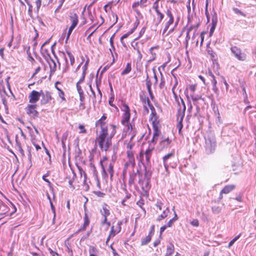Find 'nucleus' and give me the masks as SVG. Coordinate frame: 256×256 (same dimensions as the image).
<instances>
[{"label":"nucleus","instance_id":"1","mask_svg":"<svg viewBox=\"0 0 256 256\" xmlns=\"http://www.w3.org/2000/svg\"><path fill=\"white\" fill-rule=\"evenodd\" d=\"M112 130L110 136H108V128L103 129L101 130L100 134L96 138V141L102 150L107 151L112 145V138L115 134L116 130L114 126H112Z\"/></svg>","mask_w":256,"mask_h":256},{"label":"nucleus","instance_id":"2","mask_svg":"<svg viewBox=\"0 0 256 256\" xmlns=\"http://www.w3.org/2000/svg\"><path fill=\"white\" fill-rule=\"evenodd\" d=\"M216 146V138L210 134L206 138V151L207 154H211L214 152Z\"/></svg>","mask_w":256,"mask_h":256},{"label":"nucleus","instance_id":"3","mask_svg":"<svg viewBox=\"0 0 256 256\" xmlns=\"http://www.w3.org/2000/svg\"><path fill=\"white\" fill-rule=\"evenodd\" d=\"M231 52L234 54L235 58L238 60L244 61L245 60L246 58V54L242 52L240 48L236 46H234L230 48Z\"/></svg>","mask_w":256,"mask_h":256},{"label":"nucleus","instance_id":"4","mask_svg":"<svg viewBox=\"0 0 256 256\" xmlns=\"http://www.w3.org/2000/svg\"><path fill=\"white\" fill-rule=\"evenodd\" d=\"M42 94H43L42 90H40V92H38L33 90L29 94V102L32 104L36 103L39 100Z\"/></svg>","mask_w":256,"mask_h":256},{"label":"nucleus","instance_id":"5","mask_svg":"<svg viewBox=\"0 0 256 256\" xmlns=\"http://www.w3.org/2000/svg\"><path fill=\"white\" fill-rule=\"evenodd\" d=\"M36 104H29L26 108L27 114L34 118L38 117V112L36 110Z\"/></svg>","mask_w":256,"mask_h":256},{"label":"nucleus","instance_id":"6","mask_svg":"<svg viewBox=\"0 0 256 256\" xmlns=\"http://www.w3.org/2000/svg\"><path fill=\"white\" fill-rule=\"evenodd\" d=\"M124 112L123 120H122V122L123 124H124V122H128L130 120V110L129 107L127 104H124L122 110Z\"/></svg>","mask_w":256,"mask_h":256},{"label":"nucleus","instance_id":"7","mask_svg":"<svg viewBox=\"0 0 256 256\" xmlns=\"http://www.w3.org/2000/svg\"><path fill=\"white\" fill-rule=\"evenodd\" d=\"M48 57L52 62V64H51L47 59L46 56H45V58L46 59L47 61L49 62L50 67V77L56 71V62L54 61V60L52 58L50 54H48Z\"/></svg>","mask_w":256,"mask_h":256},{"label":"nucleus","instance_id":"8","mask_svg":"<svg viewBox=\"0 0 256 256\" xmlns=\"http://www.w3.org/2000/svg\"><path fill=\"white\" fill-rule=\"evenodd\" d=\"M42 98L40 100L42 104H46L52 98L51 94L49 92H46L45 93L43 92L42 94Z\"/></svg>","mask_w":256,"mask_h":256},{"label":"nucleus","instance_id":"9","mask_svg":"<svg viewBox=\"0 0 256 256\" xmlns=\"http://www.w3.org/2000/svg\"><path fill=\"white\" fill-rule=\"evenodd\" d=\"M234 188V186L232 185H228L226 186L221 191L220 196V199H222V194H228L230 192H231L232 190H233Z\"/></svg>","mask_w":256,"mask_h":256},{"label":"nucleus","instance_id":"10","mask_svg":"<svg viewBox=\"0 0 256 256\" xmlns=\"http://www.w3.org/2000/svg\"><path fill=\"white\" fill-rule=\"evenodd\" d=\"M172 156H174V154L170 153V154H166V156H164L163 157L164 164V168L166 171L168 170V168L169 166V164L168 162V160L169 158H172Z\"/></svg>","mask_w":256,"mask_h":256},{"label":"nucleus","instance_id":"11","mask_svg":"<svg viewBox=\"0 0 256 256\" xmlns=\"http://www.w3.org/2000/svg\"><path fill=\"white\" fill-rule=\"evenodd\" d=\"M170 212V210L168 207L166 208L164 210H163L162 213L159 215L157 218V220L158 221H160L161 220L164 219L166 218L168 215V214Z\"/></svg>","mask_w":256,"mask_h":256},{"label":"nucleus","instance_id":"12","mask_svg":"<svg viewBox=\"0 0 256 256\" xmlns=\"http://www.w3.org/2000/svg\"><path fill=\"white\" fill-rule=\"evenodd\" d=\"M186 109V107L184 106V108H183L182 110H181L180 108L178 110V112L177 114L178 121H183V119L185 115Z\"/></svg>","mask_w":256,"mask_h":256},{"label":"nucleus","instance_id":"13","mask_svg":"<svg viewBox=\"0 0 256 256\" xmlns=\"http://www.w3.org/2000/svg\"><path fill=\"white\" fill-rule=\"evenodd\" d=\"M108 206L106 204L102 205V210L100 211L101 214L104 217L108 216L110 214V212L108 209Z\"/></svg>","mask_w":256,"mask_h":256},{"label":"nucleus","instance_id":"14","mask_svg":"<svg viewBox=\"0 0 256 256\" xmlns=\"http://www.w3.org/2000/svg\"><path fill=\"white\" fill-rule=\"evenodd\" d=\"M154 134H153V138L151 140V142H152V143H154V142H156V141L158 140V137L160 134V132L158 130V128L156 126H154Z\"/></svg>","mask_w":256,"mask_h":256},{"label":"nucleus","instance_id":"15","mask_svg":"<svg viewBox=\"0 0 256 256\" xmlns=\"http://www.w3.org/2000/svg\"><path fill=\"white\" fill-rule=\"evenodd\" d=\"M106 119V116H103L96 123V124L97 126H98L99 124L102 130L103 129L107 128V127L106 126L105 122H104V120Z\"/></svg>","mask_w":256,"mask_h":256},{"label":"nucleus","instance_id":"16","mask_svg":"<svg viewBox=\"0 0 256 256\" xmlns=\"http://www.w3.org/2000/svg\"><path fill=\"white\" fill-rule=\"evenodd\" d=\"M70 19L71 22H72V24L77 26L78 22V16L76 14H72L71 16H70Z\"/></svg>","mask_w":256,"mask_h":256},{"label":"nucleus","instance_id":"17","mask_svg":"<svg viewBox=\"0 0 256 256\" xmlns=\"http://www.w3.org/2000/svg\"><path fill=\"white\" fill-rule=\"evenodd\" d=\"M154 148H148L144 153L146 156V160L148 163L150 162V160L152 156V152Z\"/></svg>","mask_w":256,"mask_h":256},{"label":"nucleus","instance_id":"18","mask_svg":"<svg viewBox=\"0 0 256 256\" xmlns=\"http://www.w3.org/2000/svg\"><path fill=\"white\" fill-rule=\"evenodd\" d=\"M132 70L131 64L128 63L126 68L122 72V75L124 76L128 74Z\"/></svg>","mask_w":256,"mask_h":256},{"label":"nucleus","instance_id":"19","mask_svg":"<svg viewBox=\"0 0 256 256\" xmlns=\"http://www.w3.org/2000/svg\"><path fill=\"white\" fill-rule=\"evenodd\" d=\"M151 236H150V234L146 236L144 238H142L141 240V244L142 245H145L148 242H150L151 240Z\"/></svg>","mask_w":256,"mask_h":256},{"label":"nucleus","instance_id":"20","mask_svg":"<svg viewBox=\"0 0 256 256\" xmlns=\"http://www.w3.org/2000/svg\"><path fill=\"white\" fill-rule=\"evenodd\" d=\"M146 101H147V102H148V104L152 111V114H151L154 116H156V110H155V109H154V106L150 104V100H149V98H146Z\"/></svg>","mask_w":256,"mask_h":256},{"label":"nucleus","instance_id":"21","mask_svg":"<svg viewBox=\"0 0 256 256\" xmlns=\"http://www.w3.org/2000/svg\"><path fill=\"white\" fill-rule=\"evenodd\" d=\"M174 22V20H168L166 24H165V25H164V28L163 30V32H162V34H164V33L166 32L168 30L170 26L172 24H173Z\"/></svg>","mask_w":256,"mask_h":256},{"label":"nucleus","instance_id":"22","mask_svg":"<svg viewBox=\"0 0 256 256\" xmlns=\"http://www.w3.org/2000/svg\"><path fill=\"white\" fill-rule=\"evenodd\" d=\"M84 220V224L83 225V228H82L83 230H85L86 226H88L90 224V220H88V218L86 213H85Z\"/></svg>","mask_w":256,"mask_h":256},{"label":"nucleus","instance_id":"23","mask_svg":"<svg viewBox=\"0 0 256 256\" xmlns=\"http://www.w3.org/2000/svg\"><path fill=\"white\" fill-rule=\"evenodd\" d=\"M174 252V246L172 245H170L167 248L166 253V255L168 256H172V254Z\"/></svg>","mask_w":256,"mask_h":256},{"label":"nucleus","instance_id":"24","mask_svg":"<svg viewBox=\"0 0 256 256\" xmlns=\"http://www.w3.org/2000/svg\"><path fill=\"white\" fill-rule=\"evenodd\" d=\"M76 25L72 24L71 26L70 27L68 34H67L66 42H67V41L68 40L73 30L76 28Z\"/></svg>","mask_w":256,"mask_h":256},{"label":"nucleus","instance_id":"25","mask_svg":"<svg viewBox=\"0 0 256 256\" xmlns=\"http://www.w3.org/2000/svg\"><path fill=\"white\" fill-rule=\"evenodd\" d=\"M108 171L110 174V178L112 179L114 175V166L112 163H110L108 165Z\"/></svg>","mask_w":256,"mask_h":256},{"label":"nucleus","instance_id":"26","mask_svg":"<svg viewBox=\"0 0 256 256\" xmlns=\"http://www.w3.org/2000/svg\"><path fill=\"white\" fill-rule=\"evenodd\" d=\"M212 212L214 214H218L221 212V208L219 206H215L212 208Z\"/></svg>","mask_w":256,"mask_h":256},{"label":"nucleus","instance_id":"27","mask_svg":"<svg viewBox=\"0 0 256 256\" xmlns=\"http://www.w3.org/2000/svg\"><path fill=\"white\" fill-rule=\"evenodd\" d=\"M66 54L70 58L71 65L73 66L74 63V61H75L74 58V56L70 52H68V51H66Z\"/></svg>","mask_w":256,"mask_h":256},{"label":"nucleus","instance_id":"28","mask_svg":"<svg viewBox=\"0 0 256 256\" xmlns=\"http://www.w3.org/2000/svg\"><path fill=\"white\" fill-rule=\"evenodd\" d=\"M171 142V140L168 138L164 139L161 141V144L163 146H167Z\"/></svg>","mask_w":256,"mask_h":256},{"label":"nucleus","instance_id":"29","mask_svg":"<svg viewBox=\"0 0 256 256\" xmlns=\"http://www.w3.org/2000/svg\"><path fill=\"white\" fill-rule=\"evenodd\" d=\"M152 8L155 10L157 14H159L160 16V12L158 9V4L156 2H155L154 3Z\"/></svg>","mask_w":256,"mask_h":256},{"label":"nucleus","instance_id":"30","mask_svg":"<svg viewBox=\"0 0 256 256\" xmlns=\"http://www.w3.org/2000/svg\"><path fill=\"white\" fill-rule=\"evenodd\" d=\"M157 16H158L157 22H156V23L155 24L156 26H158L160 23L161 21L162 20V19L164 18V14H162L161 12H160V16L159 14H157Z\"/></svg>","mask_w":256,"mask_h":256},{"label":"nucleus","instance_id":"31","mask_svg":"<svg viewBox=\"0 0 256 256\" xmlns=\"http://www.w3.org/2000/svg\"><path fill=\"white\" fill-rule=\"evenodd\" d=\"M132 34V32H128L126 34L123 35L120 38V42L124 46H126V44L123 42V40L128 38L130 34Z\"/></svg>","mask_w":256,"mask_h":256},{"label":"nucleus","instance_id":"32","mask_svg":"<svg viewBox=\"0 0 256 256\" xmlns=\"http://www.w3.org/2000/svg\"><path fill=\"white\" fill-rule=\"evenodd\" d=\"M192 99L193 102H198L199 100H202V101H204V99L202 98L200 96H194V95H191Z\"/></svg>","mask_w":256,"mask_h":256},{"label":"nucleus","instance_id":"33","mask_svg":"<svg viewBox=\"0 0 256 256\" xmlns=\"http://www.w3.org/2000/svg\"><path fill=\"white\" fill-rule=\"evenodd\" d=\"M156 206L160 210H164L166 208L164 206V204L160 201H158L155 204Z\"/></svg>","mask_w":256,"mask_h":256},{"label":"nucleus","instance_id":"34","mask_svg":"<svg viewBox=\"0 0 256 256\" xmlns=\"http://www.w3.org/2000/svg\"><path fill=\"white\" fill-rule=\"evenodd\" d=\"M117 234H118L117 230L114 229V226H112L111 228V230L110 234V236L114 237Z\"/></svg>","mask_w":256,"mask_h":256},{"label":"nucleus","instance_id":"35","mask_svg":"<svg viewBox=\"0 0 256 256\" xmlns=\"http://www.w3.org/2000/svg\"><path fill=\"white\" fill-rule=\"evenodd\" d=\"M58 91L60 98H61L62 100H66L64 92L61 89H58Z\"/></svg>","mask_w":256,"mask_h":256},{"label":"nucleus","instance_id":"36","mask_svg":"<svg viewBox=\"0 0 256 256\" xmlns=\"http://www.w3.org/2000/svg\"><path fill=\"white\" fill-rule=\"evenodd\" d=\"M88 18L91 20L92 22H93L94 20V16L92 14V12L90 11L89 8H88Z\"/></svg>","mask_w":256,"mask_h":256},{"label":"nucleus","instance_id":"37","mask_svg":"<svg viewBox=\"0 0 256 256\" xmlns=\"http://www.w3.org/2000/svg\"><path fill=\"white\" fill-rule=\"evenodd\" d=\"M166 14L169 18L170 20H174V16L170 10H167Z\"/></svg>","mask_w":256,"mask_h":256},{"label":"nucleus","instance_id":"38","mask_svg":"<svg viewBox=\"0 0 256 256\" xmlns=\"http://www.w3.org/2000/svg\"><path fill=\"white\" fill-rule=\"evenodd\" d=\"M212 24L216 25L217 17H216V13H214V14L212 15Z\"/></svg>","mask_w":256,"mask_h":256},{"label":"nucleus","instance_id":"39","mask_svg":"<svg viewBox=\"0 0 256 256\" xmlns=\"http://www.w3.org/2000/svg\"><path fill=\"white\" fill-rule=\"evenodd\" d=\"M233 10L234 12L238 14H240L242 16H246V14H244L242 11H240V10H238L237 8H233Z\"/></svg>","mask_w":256,"mask_h":256},{"label":"nucleus","instance_id":"40","mask_svg":"<svg viewBox=\"0 0 256 256\" xmlns=\"http://www.w3.org/2000/svg\"><path fill=\"white\" fill-rule=\"evenodd\" d=\"M80 84H78V82H77L76 84V89H77L78 94L84 93L83 90H82L81 86H80Z\"/></svg>","mask_w":256,"mask_h":256},{"label":"nucleus","instance_id":"41","mask_svg":"<svg viewBox=\"0 0 256 256\" xmlns=\"http://www.w3.org/2000/svg\"><path fill=\"white\" fill-rule=\"evenodd\" d=\"M177 128L178 129V132L180 134L182 129L183 128L182 121H178V123L177 124Z\"/></svg>","mask_w":256,"mask_h":256},{"label":"nucleus","instance_id":"42","mask_svg":"<svg viewBox=\"0 0 256 256\" xmlns=\"http://www.w3.org/2000/svg\"><path fill=\"white\" fill-rule=\"evenodd\" d=\"M88 62L89 59H88L87 60L86 62L84 65L82 66V72H85V73H86L88 65Z\"/></svg>","mask_w":256,"mask_h":256},{"label":"nucleus","instance_id":"43","mask_svg":"<svg viewBox=\"0 0 256 256\" xmlns=\"http://www.w3.org/2000/svg\"><path fill=\"white\" fill-rule=\"evenodd\" d=\"M78 128L80 130V134H85L86 132V130L85 129L84 126L80 124Z\"/></svg>","mask_w":256,"mask_h":256},{"label":"nucleus","instance_id":"44","mask_svg":"<svg viewBox=\"0 0 256 256\" xmlns=\"http://www.w3.org/2000/svg\"><path fill=\"white\" fill-rule=\"evenodd\" d=\"M26 4L28 6V14H30L32 12V5L30 3V2L28 1V0H25Z\"/></svg>","mask_w":256,"mask_h":256},{"label":"nucleus","instance_id":"45","mask_svg":"<svg viewBox=\"0 0 256 256\" xmlns=\"http://www.w3.org/2000/svg\"><path fill=\"white\" fill-rule=\"evenodd\" d=\"M146 88L151 87L152 86V82L148 78V76L147 74L146 75Z\"/></svg>","mask_w":256,"mask_h":256},{"label":"nucleus","instance_id":"46","mask_svg":"<svg viewBox=\"0 0 256 256\" xmlns=\"http://www.w3.org/2000/svg\"><path fill=\"white\" fill-rule=\"evenodd\" d=\"M94 194L98 197H104L105 196V194L100 191L94 192Z\"/></svg>","mask_w":256,"mask_h":256},{"label":"nucleus","instance_id":"47","mask_svg":"<svg viewBox=\"0 0 256 256\" xmlns=\"http://www.w3.org/2000/svg\"><path fill=\"white\" fill-rule=\"evenodd\" d=\"M190 224L194 226H199V222L197 219L194 220L190 222Z\"/></svg>","mask_w":256,"mask_h":256},{"label":"nucleus","instance_id":"48","mask_svg":"<svg viewBox=\"0 0 256 256\" xmlns=\"http://www.w3.org/2000/svg\"><path fill=\"white\" fill-rule=\"evenodd\" d=\"M128 164H131L132 166H134L135 164L134 158H128Z\"/></svg>","mask_w":256,"mask_h":256},{"label":"nucleus","instance_id":"49","mask_svg":"<svg viewBox=\"0 0 256 256\" xmlns=\"http://www.w3.org/2000/svg\"><path fill=\"white\" fill-rule=\"evenodd\" d=\"M86 74V73H85V72H82L81 78L80 79V80L77 82H78V84H81V83L83 82L84 80V78H85Z\"/></svg>","mask_w":256,"mask_h":256},{"label":"nucleus","instance_id":"50","mask_svg":"<svg viewBox=\"0 0 256 256\" xmlns=\"http://www.w3.org/2000/svg\"><path fill=\"white\" fill-rule=\"evenodd\" d=\"M124 125H126V126H127L128 130H132V124L129 123V121H128V122H124Z\"/></svg>","mask_w":256,"mask_h":256},{"label":"nucleus","instance_id":"51","mask_svg":"<svg viewBox=\"0 0 256 256\" xmlns=\"http://www.w3.org/2000/svg\"><path fill=\"white\" fill-rule=\"evenodd\" d=\"M36 6L37 10H38L42 4L41 0H36Z\"/></svg>","mask_w":256,"mask_h":256},{"label":"nucleus","instance_id":"52","mask_svg":"<svg viewBox=\"0 0 256 256\" xmlns=\"http://www.w3.org/2000/svg\"><path fill=\"white\" fill-rule=\"evenodd\" d=\"M205 13H206V15L207 19H208V22L210 21V16L209 15V14H208V3L206 4Z\"/></svg>","mask_w":256,"mask_h":256},{"label":"nucleus","instance_id":"53","mask_svg":"<svg viewBox=\"0 0 256 256\" xmlns=\"http://www.w3.org/2000/svg\"><path fill=\"white\" fill-rule=\"evenodd\" d=\"M121 224H122L121 222H118L116 224V230H117L118 233L120 232L121 230V226H120Z\"/></svg>","mask_w":256,"mask_h":256},{"label":"nucleus","instance_id":"54","mask_svg":"<svg viewBox=\"0 0 256 256\" xmlns=\"http://www.w3.org/2000/svg\"><path fill=\"white\" fill-rule=\"evenodd\" d=\"M127 156L128 158H134V154L132 151L128 150L127 151Z\"/></svg>","mask_w":256,"mask_h":256},{"label":"nucleus","instance_id":"55","mask_svg":"<svg viewBox=\"0 0 256 256\" xmlns=\"http://www.w3.org/2000/svg\"><path fill=\"white\" fill-rule=\"evenodd\" d=\"M50 204L51 209H52V210L54 213V218H55V216H56L55 208H54V206L52 200H50Z\"/></svg>","mask_w":256,"mask_h":256},{"label":"nucleus","instance_id":"56","mask_svg":"<svg viewBox=\"0 0 256 256\" xmlns=\"http://www.w3.org/2000/svg\"><path fill=\"white\" fill-rule=\"evenodd\" d=\"M114 34L110 38V46H111L113 48H114V42H113V39L114 38Z\"/></svg>","mask_w":256,"mask_h":256},{"label":"nucleus","instance_id":"57","mask_svg":"<svg viewBox=\"0 0 256 256\" xmlns=\"http://www.w3.org/2000/svg\"><path fill=\"white\" fill-rule=\"evenodd\" d=\"M147 2V0H140V1H138L140 6H144V4H146Z\"/></svg>","mask_w":256,"mask_h":256},{"label":"nucleus","instance_id":"58","mask_svg":"<svg viewBox=\"0 0 256 256\" xmlns=\"http://www.w3.org/2000/svg\"><path fill=\"white\" fill-rule=\"evenodd\" d=\"M65 60H66V66H65L63 70V72H66L68 70V60H67V58H65Z\"/></svg>","mask_w":256,"mask_h":256},{"label":"nucleus","instance_id":"59","mask_svg":"<svg viewBox=\"0 0 256 256\" xmlns=\"http://www.w3.org/2000/svg\"><path fill=\"white\" fill-rule=\"evenodd\" d=\"M80 96V102H84V94H79Z\"/></svg>","mask_w":256,"mask_h":256},{"label":"nucleus","instance_id":"60","mask_svg":"<svg viewBox=\"0 0 256 256\" xmlns=\"http://www.w3.org/2000/svg\"><path fill=\"white\" fill-rule=\"evenodd\" d=\"M47 176H48V175H46V174L42 176V179L44 180L47 182L48 183V185L50 186L51 183L48 179H46V177Z\"/></svg>","mask_w":256,"mask_h":256},{"label":"nucleus","instance_id":"61","mask_svg":"<svg viewBox=\"0 0 256 256\" xmlns=\"http://www.w3.org/2000/svg\"><path fill=\"white\" fill-rule=\"evenodd\" d=\"M174 222V220L172 218L171 220H170L168 222L166 226H168V227H170L172 226V225Z\"/></svg>","mask_w":256,"mask_h":256},{"label":"nucleus","instance_id":"62","mask_svg":"<svg viewBox=\"0 0 256 256\" xmlns=\"http://www.w3.org/2000/svg\"><path fill=\"white\" fill-rule=\"evenodd\" d=\"M168 226L166 225H164L162 226L160 228V234H162V232H164V230L168 228Z\"/></svg>","mask_w":256,"mask_h":256},{"label":"nucleus","instance_id":"63","mask_svg":"<svg viewBox=\"0 0 256 256\" xmlns=\"http://www.w3.org/2000/svg\"><path fill=\"white\" fill-rule=\"evenodd\" d=\"M48 251L50 252V253L52 254V256H56V255H58L57 252L53 251L50 248H48Z\"/></svg>","mask_w":256,"mask_h":256},{"label":"nucleus","instance_id":"64","mask_svg":"<svg viewBox=\"0 0 256 256\" xmlns=\"http://www.w3.org/2000/svg\"><path fill=\"white\" fill-rule=\"evenodd\" d=\"M100 164L101 168H102V172L104 173V174H106V170H105V168H104V164H102V160L100 161Z\"/></svg>","mask_w":256,"mask_h":256}]
</instances>
